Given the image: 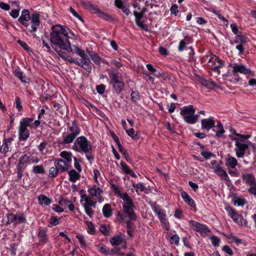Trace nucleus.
<instances>
[{
  "instance_id": "1",
  "label": "nucleus",
  "mask_w": 256,
  "mask_h": 256,
  "mask_svg": "<svg viewBox=\"0 0 256 256\" xmlns=\"http://www.w3.org/2000/svg\"><path fill=\"white\" fill-rule=\"evenodd\" d=\"M50 34L51 42L55 46L68 52H72L68 36L69 29L60 25L52 26Z\"/></svg>"
},
{
  "instance_id": "2",
  "label": "nucleus",
  "mask_w": 256,
  "mask_h": 256,
  "mask_svg": "<svg viewBox=\"0 0 256 256\" xmlns=\"http://www.w3.org/2000/svg\"><path fill=\"white\" fill-rule=\"evenodd\" d=\"M115 194L119 196L124 200L123 210L126 216L129 218L130 220H136V215L134 209L135 206L132 199L128 196L127 193L122 194L118 188L114 185L112 186Z\"/></svg>"
},
{
  "instance_id": "3",
  "label": "nucleus",
  "mask_w": 256,
  "mask_h": 256,
  "mask_svg": "<svg viewBox=\"0 0 256 256\" xmlns=\"http://www.w3.org/2000/svg\"><path fill=\"white\" fill-rule=\"evenodd\" d=\"M195 109L192 105L184 106L180 110V114L184 121L190 124H194L198 118V115H195Z\"/></svg>"
},
{
  "instance_id": "4",
  "label": "nucleus",
  "mask_w": 256,
  "mask_h": 256,
  "mask_svg": "<svg viewBox=\"0 0 256 256\" xmlns=\"http://www.w3.org/2000/svg\"><path fill=\"white\" fill-rule=\"evenodd\" d=\"M233 140L236 142L235 145L236 146L234 150L236 156L238 158H242L245 154L246 150L250 146V144L244 143L243 139L238 140L236 138H232Z\"/></svg>"
},
{
  "instance_id": "5",
  "label": "nucleus",
  "mask_w": 256,
  "mask_h": 256,
  "mask_svg": "<svg viewBox=\"0 0 256 256\" xmlns=\"http://www.w3.org/2000/svg\"><path fill=\"white\" fill-rule=\"evenodd\" d=\"M190 223L191 224L193 230L199 232L203 236H206L208 232H210L209 229L206 226L202 224L197 222L190 220Z\"/></svg>"
},
{
  "instance_id": "6",
  "label": "nucleus",
  "mask_w": 256,
  "mask_h": 256,
  "mask_svg": "<svg viewBox=\"0 0 256 256\" xmlns=\"http://www.w3.org/2000/svg\"><path fill=\"white\" fill-rule=\"evenodd\" d=\"M226 210L229 216H230L234 222H236L238 224L247 226V221L242 218L240 216L236 214L234 209L230 208H228Z\"/></svg>"
},
{
  "instance_id": "7",
  "label": "nucleus",
  "mask_w": 256,
  "mask_h": 256,
  "mask_svg": "<svg viewBox=\"0 0 256 256\" xmlns=\"http://www.w3.org/2000/svg\"><path fill=\"white\" fill-rule=\"evenodd\" d=\"M231 66L234 74L240 72L244 74H250L252 76H254V72H252L250 68H246L244 65L234 64Z\"/></svg>"
},
{
  "instance_id": "8",
  "label": "nucleus",
  "mask_w": 256,
  "mask_h": 256,
  "mask_svg": "<svg viewBox=\"0 0 256 256\" xmlns=\"http://www.w3.org/2000/svg\"><path fill=\"white\" fill-rule=\"evenodd\" d=\"M76 142L80 150L84 152L87 153L91 150L90 144L85 137L80 136L78 138Z\"/></svg>"
},
{
  "instance_id": "9",
  "label": "nucleus",
  "mask_w": 256,
  "mask_h": 256,
  "mask_svg": "<svg viewBox=\"0 0 256 256\" xmlns=\"http://www.w3.org/2000/svg\"><path fill=\"white\" fill-rule=\"evenodd\" d=\"M30 19L31 20L32 25L30 28H28V30L30 32H34L36 30L37 27L40 24V14L38 13L35 12L32 14Z\"/></svg>"
},
{
  "instance_id": "10",
  "label": "nucleus",
  "mask_w": 256,
  "mask_h": 256,
  "mask_svg": "<svg viewBox=\"0 0 256 256\" xmlns=\"http://www.w3.org/2000/svg\"><path fill=\"white\" fill-rule=\"evenodd\" d=\"M215 122L214 118L202 119L201 120V127L202 129L209 130L214 126Z\"/></svg>"
},
{
  "instance_id": "11",
  "label": "nucleus",
  "mask_w": 256,
  "mask_h": 256,
  "mask_svg": "<svg viewBox=\"0 0 256 256\" xmlns=\"http://www.w3.org/2000/svg\"><path fill=\"white\" fill-rule=\"evenodd\" d=\"M80 202L84 208H85L86 206V207L96 206V202H94L91 197L86 194H82Z\"/></svg>"
},
{
  "instance_id": "12",
  "label": "nucleus",
  "mask_w": 256,
  "mask_h": 256,
  "mask_svg": "<svg viewBox=\"0 0 256 256\" xmlns=\"http://www.w3.org/2000/svg\"><path fill=\"white\" fill-rule=\"evenodd\" d=\"M212 169L215 173L222 177L226 182L230 181L229 177L226 172L220 165L216 164L214 166L212 167Z\"/></svg>"
},
{
  "instance_id": "13",
  "label": "nucleus",
  "mask_w": 256,
  "mask_h": 256,
  "mask_svg": "<svg viewBox=\"0 0 256 256\" xmlns=\"http://www.w3.org/2000/svg\"><path fill=\"white\" fill-rule=\"evenodd\" d=\"M89 194L91 196L96 197L100 202H102L101 194L103 192V190L99 187L94 186L88 190Z\"/></svg>"
},
{
  "instance_id": "14",
  "label": "nucleus",
  "mask_w": 256,
  "mask_h": 256,
  "mask_svg": "<svg viewBox=\"0 0 256 256\" xmlns=\"http://www.w3.org/2000/svg\"><path fill=\"white\" fill-rule=\"evenodd\" d=\"M82 4L84 8L89 10L92 14L98 15L100 12V10L96 6L92 4L89 2H82Z\"/></svg>"
},
{
  "instance_id": "15",
  "label": "nucleus",
  "mask_w": 256,
  "mask_h": 256,
  "mask_svg": "<svg viewBox=\"0 0 256 256\" xmlns=\"http://www.w3.org/2000/svg\"><path fill=\"white\" fill-rule=\"evenodd\" d=\"M242 180L246 184L251 186L256 184V180L252 174H242Z\"/></svg>"
},
{
  "instance_id": "16",
  "label": "nucleus",
  "mask_w": 256,
  "mask_h": 256,
  "mask_svg": "<svg viewBox=\"0 0 256 256\" xmlns=\"http://www.w3.org/2000/svg\"><path fill=\"white\" fill-rule=\"evenodd\" d=\"M54 166L58 172H64L68 169V164L62 160H56L54 162Z\"/></svg>"
},
{
  "instance_id": "17",
  "label": "nucleus",
  "mask_w": 256,
  "mask_h": 256,
  "mask_svg": "<svg viewBox=\"0 0 256 256\" xmlns=\"http://www.w3.org/2000/svg\"><path fill=\"white\" fill-rule=\"evenodd\" d=\"M211 61L214 62V64L211 66L213 70L219 74V68L222 65V60H220L218 57L215 56L214 58H210L209 60V62H210Z\"/></svg>"
},
{
  "instance_id": "18",
  "label": "nucleus",
  "mask_w": 256,
  "mask_h": 256,
  "mask_svg": "<svg viewBox=\"0 0 256 256\" xmlns=\"http://www.w3.org/2000/svg\"><path fill=\"white\" fill-rule=\"evenodd\" d=\"M200 84L205 87L210 88H218L221 89V88L218 85L216 84L214 82L211 80H206L204 78H202L200 80Z\"/></svg>"
},
{
  "instance_id": "19",
  "label": "nucleus",
  "mask_w": 256,
  "mask_h": 256,
  "mask_svg": "<svg viewBox=\"0 0 256 256\" xmlns=\"http://www.w3.org/2000/svg\"><path fill=\"white\" fill-rule=\"evenodd\" d=\"M30 136V132L26 128L20 126L19 138L20 140H25Z\"/></svg>"
},
{
  "instance_id": "20",
  "label": "nucleus",
  "mask_w": 256,
  "mask_h": 256,
  "mask_svg": "<svg viewBox=\"0 0 256 256\" xmlns=\"http://www.w3.org/2000/svg\"><path fill=\"white\" fill-rule=\"evenodd\" d=\"M28 158L27 154L21 156L18 160V164L17 165V169L24 170L26 168L25 164L28 163Z\"/></svg>"
},
{
  "instance_id": "21",
  "label": "nucleus",
  "mask_w": 256,
  "mask_h": 256,
  "mask_svg": "<svg viewBox=\"0 0 256 256\" xmlns=\"http://www.w3.org/2000/svg\"><path fill=\"white\" fill-rule=\"evenodd\" d=\"M8 218L9 220H11V222H14V220H18L20 222H26V219L24 217L23 214H10L8 216Z\"/></svg>"
},
{
  "instance_id": "22",
  "label": "nucleus",
  "mask_w": 256,
  "mask_h": 256,
  "mask_svg": "<svg viewBox=\"0 0 256 256\" xmlns=\"http://www.w3.org/2000/svg\"><path fill=\"white\" fill-rule=\"evenodd\" d=\"M213 131L216 132V136L220 138L222 137L223 134L225 132L222 124L219 122L216 126L214 127Z\"/></svg>"
},
{
  "instance_id": "23",
  "label": "nucleus",
  "mask_w": 256,
  "mask_h": 256,
  "mask_svg": "<svg viewBox=\"0 0 256 256\" xmlns=\"http://www.w3.org/2000/svg\"><path fill=\"white\" fill-rule=\"evenodd\" d=\"M238 164V160L234 156H228V158L226 159V165L231 168H235Z\"/></svg>"
},
{
  "instance_id": "24",
  "label": "nucleus",
  "mask_w": 256,
  "mask_h": 256,
  "mask_svg": "<svg viewBox=\"0 0 256 256\" xmlns=\"http://www.w3.org/2000/svg\"><path fill=\"white\" fill-rule=\"evenodd\" d=\"M69 176V180L73 182H75L77 180H79L80 176L74 170H72L68 172Z\"/></svg>"
},
{
  "instance_id": "25",
  "label": "nucleus",
  "mask_w": 256,
  "mask_h": 256,
  "mask_svg": "<svg viewBox=\"0 0 256 256\" xmlns=\"http://www.w3.org/2000/svg\"><path fill=\"white\" fill-rule=\"evenodd\" d=\"M182 197L184 200V202H186L192 207L195 206V204L194 200L189 196V195L185 192H182L181 193Z\"/></svg>"
},
{
  "instance_id": "26",
  "label": "nucleus",
  "mask_w": 256,
  "mask_h": 256,
  "mask_svg": "<svg viewBox=\"0 0 256 256\" xmlns=\"http://www.w3.org/2000/svg\"><path fill=\"white\" fill-rule=\"evenodd\" d=\"M247 42V38L244 35H238L236 36L234 43L236 44H245Z\"/></svg>"
},
{
  "instance_id": "27",
  "label": "nucleus",
  "mask_w": 256,
  "mask_h": 256,
  "mask_svg": "<svg viewBox=\"0 0 256 256\" xmlns=\"http://www.w3.org/2000/svg\"><path fill=\"white\" fill-rule=\"evenodd\" d=\"M112 84L116 94H119L124 90V84L122 81Z\"/></svg>"
},
{
  "instance_id": "28",
  "label": "nucleus",
  "mask_w": 256,
  "mask_h": 256,
  "mask_svg": "<svg viewBox=\"0 0 256 256\" xmlns=\"http://www.w3.org/2000/svg\"><path fill=\"white\" fill-rule=\"evenodd\" d=\"M102 213L106 218H110L112 214V210L110 205L106 204L102 208Z\"/></svg>"
},
{
  "instance_id": "29",
  "label": "nucleus",
  "mask_w": 256,
  "mask_h": 256,
  "mask_svg": "<svg viewBox=\"0 0 256 256\" xmlns=\"http://www.w3.org/2000/svg\"><path fill=\"white\" fill-rule=\"evenodd\" d=\"M69 134H72L74 136H76L80 132V130L78 126L74 123L72 122V126L69 128Z\"/></svg>"
},
{
  "instance_id": "30",
  "label": "nucleus",
  "mask_w": 256,
  "mask_h": 256,
  "mask_svg": "<svg viewBox=\"0 0 256 256\" xmlns=\"http://www.w3.org/2000/svg\"><path fill=\"white\" fill-rule=\"evenodd\" d=\"M50 198L44 195L41 194L38 197V202L40 204H44L46 206L49 205L52 202Z\"/></svg>"
},
{
  "instance_id": "31",
  "label": "nucleus",
  "mask_w": 256,
  "mask_h": 256,
  "mask_svg": "<svg viewBox=\"0 0 256 256\" xmlns=\"http://www.w3.org/2000/svg\"><path fill=\"white\" fill-rule=\"evenodd\" d=\"M30 20V12L27 10H24L22 11V15L18 18L19 22L24 20Z\"/></svg>"
},
{
  "instance_id": "32",
  "label": "nucleus",
  "mask_w": 256,
  "mask_h": 256,
  "mask_svg": "<svg viewBox=\"0 0 256 256\" xmlns=\"http://www.w3.org/2000/svg\"><path fill=\"white\" fill-rule=\"evenodd\" d=\"M122 240L121 236H117L112 238L110 242L112 246H118L122 243Z\"/></svg>"
},
{
  "instance_id": "33",
  "label": "nucleus",
  "mask_w": 256,
  "mask_h": 256,
  "mask_svg": "<svg viewBox=\"0 0 256 256\" xmlns=\"http://www.w3.org/2000/svg\"><path fill=\"white\" fill-rule=\"evenodd\" d=\"M46 231L44 230H40L38 232V238H40V241L42 242H46L47 239L46 238Z\"/></svg>"
},
{
  "instance_id": "34",
  "label": "nucleus",
  "mask_w": 256,
  "mask_h": 256,
  "mask_svg": "<svg viewBox=\"0 0 256 256\" xmlns=\"http://www.w3.org/2000/svg\"><path fill=\"white\" fill-rule=\"evenodd\" d=\"M98 16L101 18H102L106 20L111 22L114 20V18L112 17V16L108 14L104 13L102 11L100 10V12L98 14Z\"/></svg>"
},
{
  "instance_id": "35",
  "label": "nucleus",
  "mask_w": 256,
  "mask_h": 256,
  "mask_svg": "<svg viewBox=\"0 0 256 256\" xmlns=\"http://www.w3.org/2000/svg\"><path fill=\"white\" fill-rule=\"evenodd\" d=\"M110 76L111 78V84L120 81L118 73L114 72H112Z\"/></svg>"
},
{
  "instance_id": "36",
  "label": "nucleus",
  "mask_w": 256,
  "mask_h": 256,
  "mask_svg": "<svg viewBox=\"0 0 256 256\" xmlns=\"http://www.w3.org/2000/svg\"><path fill=\"white\" fill-rule=\"evenodd\" d=\"M76 136L72 134H68V136L64 138L63 143L68 144L72 143L74 140L76 138Z\"/></svg>"
},
{
  "instance_id": "37",
  "label": "nucleus",
  "mask_w": 256,
  "mask_h": 256,
  "mask_svg": "<svg viewBox=\"0 0 256 256\" xmlns=\"http://www.w3.org/2000/svg\"><path fill=\"white\" fill-rule=\"evenodd\" d=\"M60 156L64 158L68 162H70L72 160V154L70 152L64 151L60 154Z\"/></svg>"
},
{
  "instance_id": "38",
  "label": "nucleus",
  "mask_w": 256,
  "mask_h": 256,
  "mask_svg": "<svg viewBox=\"0 0 256 256\" xmlns=\"http://www.w3.org/2000/svg\"><path fill=\"white\" fill-rule=\"evenodd\" d=\"M32 121V118H24L20 123V126L27 128Z\"/></svg>"
},
{
  "instance_id": "39",
  "label": "nucleus",
  "mask_w": 256,
  "mask_h": 256,
  "mask_svg": "<svg viewBox=\"0 0 256 256\" xmlns=\"http://www.w3.org/2000/svg\"><path fill=\"white\" fill-rule=\"evenodd\" d=\"M127 134L130 136L134 140H136L138 138L137 132L136 134L134 128H130L126 130Z\"/></svg>"
},
{
  "instance_id": "40",
  "label": "nucleus",
  "mask_w": 256,
  "mask_h": 256,
  "mask_svg": "<svg viewBox=\"0 0 256 256\" xmlns=\"http://www.w3.org/2000/svg\"><path fill=\"white\" fill-rule=\"evenodd\" d=\"M126 223L127 227V232L130 237H132V233L134 230L133 224L130 220L127 221Z\"/></svg>"
},
{
  "instance_id": "41",
  "label": "nucleus",
  "mask_w": 256,
  "mask_h": 256,
  "mask_svg": "<svg viewBox=\"0 0 256 256\" xmlns=\"http://www.w3.org/2000/svg\"><path fill=\"white\" fill-rule=\"evenodd\" d=\"M15 76L20 80H21L22 82H27L28 79L25 76H23V74L20 72H16Z\"/></svg>"
},
{
  "instance_id": "42",
  "label": "nucleus",
  "mask_w": 256,
  "mask_h": 256,
  "mask_svg": "<svg viewBox=\"0 0 256 256\" xmlns=\"http://www.w3.org/2000/svg\"><path fill=\"white\" fill-rule=\"evenodd\" d=\"M58 172V171L55 166L54 167H52L49 170L48 176L51 178H54L57 176Z\"/></svg>"
},
{
  "instance_id": "43",
  "label": "nucleus",
  "mask_w": 256,
  "mask_h": 256,
  "mask_svg": "<svg viewBox=\"0 0 256 256\" xmlns=\"http://www.w3.org/2000/svg\"><path fill=\"white\" fill-rule=\"evenodd\" d=\"M118 150L120 152L123 154V156H124L126 160L128 162H130V159L129 157L128 154L127 153L126 151L125 150V149L122 146H120L118 148Z\"/></svg>"
},
{
  "instance_id": "44",
  "label": "nucleus",
  "mask_w": 256,
  "mask_h": 256,
  "mask_svg": "<svg viewBox=\"0 0 256 256\" xmlns=\"http://www.w3.org/2000/svg\"><path fill=\"white\" fill-rule=\"evenodd\" d=\"M134 186L136 188V191L138 194V189H140V190L141 192H144L146 190V188L145 187V186L142 183L134 184Z\"/></svg>"
},
{
  "instance_id": "45",
  "label": "nucleus",
  "mask_w": 256,
  "mask_h": 256,
  "mask_svg": "<svg viewBox=\"0 0 256 256\" xmlns=\"http://www.w3.org/2000/svg\"><path fill=\"white\" fill-rule=\"evenodd\" d=\"M34 172L36 174H44V170L42 166H37L34 167Z\"/></svg>"
},
{
  "instance_id": "46",
  "label": "nucleus",
  "mask_w": 256,
  "mask_h": 256,
  "mask_svg": "<svg viewBox=\"0 0 256 256\" xmlns=\"http://www.w3.org/2000/svg\"><path fill=\"white\" fill-rule=\"evenodd\" d=\"M130 95L132 100L135 102L140 99V94L138 92H132Z\"/></svg>"
},
{
  "instance_id": "47",
  "label": "nucleus",
  "mask_w": 256,
  "mask_h": 256,
  "mask_svg": "<svg viewBox=\"0 0 256 256\" xmlns=\"http://www.w3.org/2000/svg\"><path fill=\"white\" fill-rule=\"evenodd\" d=\"M179 236L177 234H175L170 237V242L172 244H174L176 245H178L179 242Z\"/></svg>"
},
{
  "instance_id": "48",
  "label": "nucleus",
  "mask_w": 256,
  "mask_h": 256,
  "mask_svg": "<svg viewBox=\"0 0 256 256\" xmlns=\"http://www.w3.org/2000/svg\"><path fill=\"white\" fill-rule=\"evenodd\" d=\"M60 223L59 219L57 218L56 217L52 216L50 218V222L48 224V226L50 227H52L53 226H56Z\"/></svg>"
},
{
  "instance_id": "49",
  "label": "nucleus",
  "mask_w": 256,
  "mask_h": 256,
  "mask_svg": "<svg viewBox=\"0 0 256 256\" xmlns=\"http://www.w3.org/2000/svg\"><path fill=\"white\" fill-rule=\"evenodd\" d=\"M210 240L212 244L214 246H218L220 242V239L216 236H212L210 237Z\"/></svg>"
},
{
  "instance_id": "50",
  "label": "nucleus",
  "mask_w": 256,
  "mask_h": 256,
  "mask_svg": "<svg viewBox=\"0 0 256 256\" xmlns=\"http://www.w3.org/2000/svg\"><path fill=\"white\" fill-rule=\"evenodd\" d=\"M201 154L206 158L209 159L211 156H213V154L208 151L204 150L201 152Z\"/></svg>"
},
{
  "instance_id": "51",
  "label": "nucleus",
  "mask_w": 256,
  "mask_h": 256,
  "mask_svg": "<svg viewBox=\"0 0 256 256\" xmlns=\"http://www.w3.org/2000/svg\"><path fill=\"white\" fill-rule=\"evenodd\" d=\"M90 56L92 60L96 64H99L100 61V58L96 54H90Z\"/></svg>"
},
{
  "instance_id": "52",
  "label": "nucleus",
  "mask_w": 256,
  "mask_h": 256,
  "mask_svg": "<svg viewBox=\"0 0 256 256\" xmlns=\"http://www.w3.org/2000/svg\"><path fill=\"white\" fill-rule=\"evenodd\" d=\"M120 166L123 171L126 174H128L131 172V170L127 166V165L123 162H121Z\"/></svg>"
},
{
  "instance_id": "53",
  "label": "nucleus",
  "mask_w": 256,
  "mask_h": 256,
  "mask_svg": "<svg viewBox=\"0 0 256 256\" xmlns=\"http://www.w3.org/2000/svg\"><path fill=\"white\" fill-rule=\"evenodd\" d=\"M80 64H82V66L88 72H90L92 70V67L90 65V63L83 62V61L80 60Z\"/></svg>"
},
{
  "instance_id": "54",
  "label": "nucleus",
  "mask_w": 256,
  "mask_h": 256,
  "mask_svg": "<svg viewBox=\"0 0 256 256\" xmlns=\"http://www.w3.org/2000/svg\"><path fill=\"white\" fill-rule=\"evenodd\" d=\"M0 151L2 154H6L8 151V146L7 142L4 143L1 146Z\"/></svg>"
},
{
  "instance_id": "55",
  "label": "nucleus",
  "mask_w": 256,
  "mask_h": 256,
  "mask_svg": "<svg viewBox=\"0 0 256 256\" xmlns=\"http://www.w3.org/2000/svg\"><path fill=\"white\" fill-rule=\"evenodd\" d=\"M136 23L137 24V26L140 28L146 31L148 30L147 26L145 24H144V22L141 21V20L136 21Z\"/></svg>"
},
{
  "instance_id": "56",
  "label": "nucleus",
  "mask_w": 256,
  "mask_h": 256,
  "mask_svg": "<svg viewBox=\"0 0 256 256\" xmlns=\"http://www.w3.org/2000/svg\"><path fill=\"white\" fill-rule=\"evenodd\" d=\"M158 215L160 221L164 224L166 223V214L164 212L163 210L160 212H159Z\"/></svg>"
},
{
  "instance_id": "57",
  "label": "nucleus",
  "mask_w": 256,
  "mask_h": 256,
  "mask_svg": "<svg viewBox=\"0 0 256 256\" xmlns=\"http://www.w3.org/2000/svg\"><path fill=\"white\" fill-rule=\"evenodd\" d=\"M73 46L74 48V51L72 50V52H76L80 56L84 52L78 46Z\"/></svg>"
},
{
  "instance_id": "58",
  "label": "nucleus",
  "mask_w": 256,
  "mask_h": 256,
  "mask_svg": "<svg viewBox=\"0 0 256 256\" xmlns=\"http://www.w3.org/2000/svg\"><path fill=\"white\" fill-rule=\"evenodd\" d=\"M170 10L171 14L176 16L178 12V6L176 4L172 5L170 8Z\"/></svg>"
},
{
  "instance_id": "59",
  "label": "nucleus",
  "mask_w": 256,
  "mask_h": 256,
  "mask_svg": "<svg viewBox=\"0 0 256 256\" xmlns=\"http://www.w3.org/2000/svg\"><path fill=\"white\" fill-rule=\"evenodd\" d=\"M186 44L184 40H180V42L178 47V50L180 51V52L182 51L185 48L186 46Z\"/></svg>"
},
{
  "instance_id": "60",
  "label": "nucleus",
  "mask_w": 256,
  "mask_h": 256,
  "mask_svg": "<svg viewBox=\"0 0 256 256\" xmlns=\"http://www.w3.org/2000/svg\"><path fill=\"white\" fill-rule=\"evenodd\" d=\"M28 163L32 164V163H38L39 162V159L36 156L30 157L28 155Z\"/></svg>"
},
{
  "instance_id": "61",
  "label": "nucleus",
  "mask_w": 256,
  "mask_h": 256,
  "mask_svg": "<svg viewBox=\"0 0 256 256\" xmlns=\"http://www.w3.org/2000/svg\"><path fill=\"white\" fill-rule=\"evenodd\" d=\"M90 207L91 206L86 207V206L85 208H84L85 212L88 216H90V217H92V215L94 213V210L91 208Z\"/></svg>"
},
{
  "instance_id": "62",
  "label": "nucleus",
  "mask_w": 256,
  "mask_h": 256,
  "mask_svg": "<svg viewBox=\"0 0 256 256\" xmlns=\"http://www.w3.org/2000/svg\"><path fill=\"white\" fill-rule=\"evenodd\" d=\"M134 14L136 18V21L140 20L144 16V14L140 13V12H134Z\"/></svg>"
},
{
  "instance_id": "63",
  "label": "nucleus",
  "mask_w": 256,
  "mask_h": 256,
  "mask_svg": "<svg viewBox=\"0 0 256 256\" xmlns=\"http://www.w3.org/2000/svg\"><path fill=\"white\" fill-rule=\"evenodd\" d=\"M222 250L230 255H232L233 254L232 250L228 246H224Z\"/></svg>"
},
{
  "instance_id": "64",
  "label": "nucleus",
  "mask_w": 256,
  "mask_h": 256,
  "mask_svg": "<svg viewBox=\"0 0 256 256\" xmlns=\"http://www.w3.org/2000/svg\"><path fill=\"white\" fill-rule=\"evenodd\" d=\"M0 8L5 10H10V6L4 2H0Z\"/></svg>"
}]
</instances>
